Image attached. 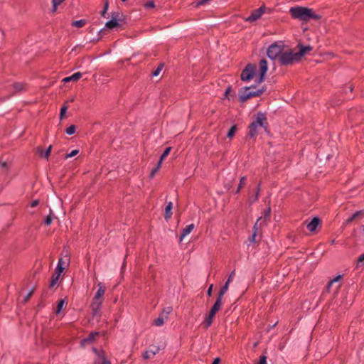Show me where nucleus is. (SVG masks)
Here are the masks:
<instances>
[{
	"instance_id": "obj_1",
	"label": "nucleus",
	"mask_w": 364,
	"mask_h": 364,
	"mask_svg": "<svg viewBox=\"0 0 364 364\" xmlns=\"http://www.w3.org/2000/svg\"><path fill=\"white\" fill-rule=\"evenodd\" d=\"M289 14L294 19H298L303 21H309L311 19L318 21L321 16L315 14L313 9L304 6H294L289 9Z\"/></svg>"
},
{
	"instance_id": "obj_2",
	"label": "nucleus",
	"mask_w": 364,
	"mask_h": 364,
	"mask_svg": "<svg viewBox=\"0 0 364 364\" xmlns=\"http://www.w3.org/2000/svg\"><path fill=\"white\" fill-rule=\"evenodd\" d=\"M65 259L63 257H60L58 259V264L50 278V282L48 287L50 289L54 288V287L58 283L62 274L65 272L66 267H68L70 264V257L68 255H65Z\"/></svg>"
},
{
	"instance_id": "obj_3",
	"label": "nucleus",
	"mask_w": 364,
	"mask_h": 364,
	"mask_svg": "<svg viewBox=\"0 0 364 364\" xmlns=\"http://www.w3.org/2000/svg\"><path fill=\"white\" fill-rule=\"evenodd\" d=\"M111 18L105 23V28L108 30H113L117 28H123L127 25V16L124 15L119 12H112Z\"/></svg>"
},
{
	"instance_id": "obj_4",
	"label": "nucleus",
	"mask_w": 364,
	"mask_h": 364,
	"mask_svg": "<svg viewBox=\"0 0 364 364\" xmlns=\"http://www.w3.org/2000/svg\"><path fill=\"white\" fill-rule=\"evenodd\" d=\"M256 87L257 85H252L241 88L238 94V101L241 103H244L252 97H260L266 90L265 87L263 86L256 91H248L250 89L255 88Z\"/></svg>"
},
{
	"instance_id": "obj_5",
	"label": "nucleus",
	"mask_w": 364,
	"mask_h": 364,
	"mask_svg": "<svg viewBox=\"0 0 364 364\" xmlns=\"http://www.w3.org/2000/svg\"><path fill=\"white\" fill-rule=\"evenodd\" d=\"M252 121L258 127L262 128L267 135L269 136H272V133L269 129V124L267 120V114L265 112H257L253 115Z\"/></svg>"
},
{
	"instance_id": "obj_6",
	"label": "nucleus",
	"mask_w": 364,
	"mask_h": 364,
	"mask_svg": "<svg viewBox=\"0 0 364 364\" xmlns=\"http://www.w3.org/2000/svg\"><path fill=\"white\" fill-rule=\"evenodd\" d=\"M284 48V41H276L272 43L267 50V55L270 60H276L281 58Z\"/></svg>"
},
{
	"instance_id": "obj_7",
	"label": "nucleus",
	"mask_w": 364,
	"mask_h": 364,
	"mask_svg": "<svg viewBox=\"0 0 364 364\" xmlns=\"http://www.w3.org/2000/svg\"><path fill=\"white\" fill-rule=\"evenodd\" d=\"M299 62L300 60H299L296 53L294 52L291 49L283 51L281 58H279V63L280 65L282 66H287Z\"/></svg>"
},
{
	"instance_id": "obj_8",
	"label": "nucleus",
	"mask_w": 364,
	"mask_h": 364,
	"mask_svg": "<svg viewBox=\"0 0 364 364\" xmlns=\"http://www.w3.org/2000/svg\"><path fill=\"white\" fill-rule=\"evenodd\" d=\"M221 306L222 302L215 300V303L210 308L208 314L205 315V319L203 323L204 328L207 329L212 325L216 314L221 309Z\"/></svg>"
},
{
	"instance_id": "obj_9",
	"label": "nucleus",
	"mask_w": 364,
	"mask_h": 364,
	"mask_svg": "<svg viewBox=\"0 0 364 364\" xmlns=\"http://www.w3.org/2000/svg\"><path fill=\"white\" fill-rule=\"evenodd\" d=\"M257 75V66L253 63H247L240 74V80L243 82H250Z\"/></svg>"
},
{
	"instance_id": "obj_10",
	"label": "nucleus",
	"mask_w": 364,
	"mask_h": 364,
	"mask_svg": "<svg viewBox=\"0 0 364 364\" xmlns=\"http://www.w3.org/2000/svg\"><path fill=\"white\" fill-rule=\"evenodd\" d=\"M267 8L266 7L265 4H263L262 6H261L259 8L255 9L252 11L250 16H249L247 18H245V21L247 22H255L257 20L259 19L263 14L265 13Z\"/></svg>"
},
{
	"instance_id": "obj_11",
	"label": "nucleus",
	"mask_w": 364,
	"mask_h": 364,
	"mask_svg": "<svg viewBox=\"0 0 364 364\" xmlns=\"http://www.w3.org/2000/svg\"><path fill=\"white\" fill-rule=\"evenodd\" d=\"M304 225H306V228L311 232H316L317 231V228L321 226V220L318 216H314L309 222H308L307 220H305L304 222Z\"/></svg>"
},
{
	"instance_id": "obj_12",
	"label": "nucleus",
	"mask_w": 364,
	"mask_h": 364,
	"mask_svg": "<svg viewBox=\"0 0 364 364\" xmlns=\"http://www.w3.org/2000/svg\"><path fill=\"white\" fill-rule=\"evenodd\" d=\"M262 217H259L256 223L254 224L253 225V228H252V235L250 236L249 237V241L251 242V243H259V241L261 240L262 239V236H259L258 237V233H259V228L260 227L259 225V222L260 220H262Z\"/></svg>"
},
{
	"instance_id": "obj_13",
	"label": "nucleus",
	"mask_w": 364,
	"mask_h": 364,
	"mask_svg": "<svg viewBox=\"0 0 364 364\" xmlns=\"http://www.w3.org/2000/svg\"><path fill=\"white\" fill-rule=\"evenodd\" d=\"M298 51L296 52L300 62L302 58L313 50V47L310 45L304 46L301 43L297 44Z\"/></svg>"
},
{
	"instance_id": "obj_14",
	"label": "nucleus",
	"mask_w": 364,
	"mask_h": 364,
	"mask_svg": "<svg viewBox=\"0 0 364 364\" xmlns=\"http://www.w3.org/2000/svg\"><path fill=\"white\" fill-rule=\"evenodd\" d=\"M363 218H364V210H360L355 212L353 213L344 223V225H347L348 224H350L353 221H355L356 220H361Z\"/></svg>"
},
{
	"instance_id": "obj_15",
	"label": "nucleus",
	"mask_w": 364,
	"mask_h": 364,
	"mask_svg": "<svg viewBox=\"0 0 364 364\" xmlns=\"http://www.w3.org/2000/svg\"><path fill=\"white\" fill-rule=\"evenodd\" d=\"M258 127L256 125L255 123L252 121L249 125H248V132L247 134V137L249 139H255L258 135Z\"/></svg>"
},
{
	"instance_id": "obj_16",
	"label": "nucleus",
	"mask_w": 364,
	"mask_h": 364,
	"mask_svg": "<svg viewBox=\"0 0 364 364\" xmlns=\"http://www.w3.org/2000/svg\"><path fill=\"white\" fill-rule=\"evenodd\" d=\"M102 305V299L100 301V302H91L90 308L92 309V316L94 318L95 316H101L100 309Z\"/></svg>"
},
{
	"instance_id": "obj_17",
	"label": "nucleus",
	"mask_w": 364,
	"mask_h": 364,
	"mask_svg": "<svg viewBox=\"0 0 364 364\" xmlns=\"http://www.w3.org/2000/svg\"><path fill=\"white\" fill-rule=\"evenodd\" d=\"M98 287H99V289L97 291V292L95 293V295L92 299V302H100V301H101V299L103 300V296L105 292V287L101 282H100L98 284Z\"/></svg>"
},
{
	"instance_id": "obj_18",
	"label": "nucleus",
	"mask_w": 364,
	"mask_h": 364,
	"mask_svg": "<svg viewBox=\"0 0 364 364\" xmlns=\"http://www.w3.org/2000/svg\"><path fill=\"white\" fill-rule=\"evenodd\" d=\"M100 332L99 331H92L87 336V337L81 340L80 343L82 346H85L86 344L92 343L95 341L96 336H99Z\"/></svg>"
},
{
	"instance_id": "obj_19",
	"label": "nucleus",
	"mask_w": 364,
	"mask_h": 364,
	"mask_svg": "<svg viewBox=\"0 0 364 364\" xmlns=\"http://www.w3.org/2000/svg\"><path fill=\"white\" fill-rule=\"evenodd\" d=\"M52 145H50L46 150H43L41 146L37 147V152L41 158L48 159L52 151Z\"/></svg>"
},
{
	"instance_id": "obj_20",
	"label": "nucleus",
	"mask_w": 364,
	"mask_h": 364,
	"mask_svg": "<svg viewBox=\"0 0 364 364\" xmlns=\"http://www.w3.org/2000/svg\"><path fill=\"white\" fill-rule=\"evenodd\" d=\"M261 183H262L261 181H259L258 183V184L257 185V187L255 188V195L249 197L247 202L250 205H252L254 203H255L258 200L259 192L261 191Z\"/></svg>"
},
{
	"instance_id": "obj_21",
	"label": "nucleus",
	"mask_w": 364,
	"mask_h": 364,
	"mask_svg": "<svg viewBox=\"0 0 364 364\" xmlns=\"http://www.w3.org/2000/svg\"><path fill=\"white\" fill-rule=\"evenodd\" d=\"M67 301L66 298L60 299L57 301L56 309L55 313L56 315H59L62 311L66 307Z\"/></svg>"
},
{
	"instance_id": "obj_22",
	"label": "nucleus",
	"mask_w": 364,
	"mask_h": 364,
	"mask_svg": "<svg viewBox=\"0 0 364 364\" xmlns=\"http://www.w3.org/2000/svg\"><path fill=\"white\" fill-rule=\"evenodd\" d=\"M229 284H230V280L226 281L225 284L219 290L218 295H217L216 301H219L220 302H222L223 297L224 294L226 293V291H228Z\"/></svg>"
},
{
	"instance_id": "obj_23",
	"label": "nucleus",
	"mask_w": 364,
	"mask_h": 364,
	"mask_svg": "<svg viewBox=\"0 0 364 364\" xmlns=\"http://www.w3.org/2000/svg\"><path fill=\"white\" fill-rule=\"evenodd\" d=\"M271 211L270 204L269 203L268 207L262 213L263 216H262V220L259 222L260 227H262L263 224H265L266 221L270 218Z\"/></svg>"
},
{
	"instance_id": "obj_24",
	"label": "nucleus",
	"mask_w": 364,
	"mask_h": 364,
	"mask_svg": "<svg viewBox=\"0 0 364 364\" xmlns=\"http://www.w3.org/2000/svg\"><path fill=\"white\" fill-rule=\"evenodd\" d=\"M194 224H190V225H186L181 231V235H180V237H179V240L180 241H182L183 239L186 236L188 235V234H190L192 230L194 229Z\"/></svg>"
},
{
	"instance_id": "obj_25",
	"label": "nucleus",
	"mask_w": 364,
	"mask_h": 364,
	"mask_svg": "<svg viewBox=\"0 0 364 364\" xmlns=\"http://www.w3.org/2000/svg\"><path fill=\"white\" fill-rule=\"evenodd\" d=\"M82 73L77 72V73H75L74 74H73L70 76L65 77L63 80V82H71V81L77 82V81H78L82 77Z\"/></svg>"
},
{
	"instance_id": "obj_26",
	"label": "nucleus",
	"mask_w": 364,
	"mask_h": 364,
	"mask_svg": "<svg viewBox=\"0 0 364 364\" xmlns=\"http://www.w3.org/2000/svg\"><path fill=\"white\" fill-rule=\"evenodd\" d=\"M105 28H101L100 30L95 31V28L93 27H90V30H89V33L97 32L98 36L97 38H89V41L90 43H93L98 42L102 38V33L105 31Z\"/></svg>"
},
{
	"instance_id": "obj_27",
	"label": "nucleus",
	"mask_w": 364,
	"mask_h": 364,
	"mask_svg": "<svg viewBox=\"0 0 364 364\" xmlns=\"http://www.w3.org/2000/svg\"><path fill=\"white\" fill-rule=\"evenodd\" d=\"M172 209H173V203L168 202L166 207H165V211H164V219L168 221L172 215Z\"/></svg>"
},
{
	"instance_id": "obj_28",
	"label": "nucleus",
	"mask_w": 364,
	"mask_h": 364,
	"mask_svg": "<svg viewBox=\"0 0 364 364\" xmlns=\"http://www.w3.org/2000/svg\"><path fill=\"white\" fill-rule=\"evenodd\" d=\"M26 85V84L23 83V82H15L11 85V87L14 89V92L16 93H18V92L25 90Z\"/></svg>"
},
{
	"instance_id": "obj_29",
	"label": "nucleus",
	"mask_w": 364,
	"mask_h": 364,
	"mask_svg": "<svg viewBox=\"0 0 364 364\" xmlns=\"http://www.w3.org/2000/svg\"><path fill=\"white\" fill-rule=\"evenodd\" d=\"M268 71V63L265 58H262L259 62V72L266 73Z\"/></svg>"
},
{
	"instance_id": "obj_30",
	"label": "nucleus",
	"mask_w": 364,
	"mask_h": 364,
	"mask_svg": "<svg viewBox=\"0 0 364 364\" xmlns=\"http://www.w3.org/2000/svg\"><path fill=\"white\" fill-rule=\"evenodd\" d=\"M68 101H65L60 108V114H59V118L60 120H62L66 117V113H67V111L68 109Z\"/></svg>"
},
{
	"instance_id": "obj_31",
	"label": "nucleus",
	"mask_w": 364,
	"mask_h": 364,
	"mask_svg": "<svg viewBox=\"0 0 364 364\" xmlns=\"http://www.w3.org/2000/svg\"><path fill=\"white\" fill-rule=\"evenodd\" d=\"M237 131V125L236 124L232 125L228 129L226 136L228 139H232Z\"/></svg>"
},
{
	"instance_id": "obj_32",
	"label": "nucleus",
	"mask_w": 364,
	"mask_h": 364,
	"mask_svg": "<svg viewBox=\"0 0 364 364\" xmlns=\"http://www.w3.org/2000/svg\"><path fill=\"white\" fill-rule=\"evenodd\" d=\"M167 32H159L156 33L151 37V40L156 41H161L165 38V37L167 36Z\"/></svg>"
},
{
	"instance_id": "obj_33",
	"label": "nucleus",
	"mask_w": 364,
	"mask_h": 364,
	"mask_svg": "<svg viewBox=\"0 0 364 364\" xmlns=\"http://www.w3.org/2000/svg\"><path fill=\"white\" fill-rule=\"evenodd\" d=\"M162 163L163 162H160V161H158V162L155 165V167L149 173L150 178H154L155 174L159 171L160 168L161 167Z\"/></svg>"
},
{
	"instance_id": "obj_34",
	"label": "nucleus",
	"mask_w": 364,
	"mask_h": 364,
	"mask_svg": "<svg viewBox=\"0 0 364 364\" xmlns=\"http://www.w3.org/2000/svg\"><path fill=\"white\" fill-rule=\"evenodd\" d=\"M86 23L87 21L85 19H80L73 21L71 23V26L75 28H82L86 24Z\"/></svg>"
},
{
	"instance_id": "obj_35",
	"label": "nucleus",
	"mask_w": 364,
	"mask_h": 364,
	"mask_svg": "<svg viewBox=\"0 0 364 364\" xmlns=\"http://www.w3.org/2000/svg\"><path fill=\"white\" fill-rule=\"evenodd\" d=\"M165 64L164 63H160L157 68L151 72V76L152 77H157L161 72L162 69L164 68Z\"/></svg>"
},
{
	"instance_id": "obj_36",
	"label": "nucleus",
	"mask_w": 364,
	"mask_h": 364,
	"mask_svg": "<svg viewBox=\"0 0 364 364\" xmlns=\"http://www.w3.org/2000/svg\"><path fill=\"white\" fill-rule=\"evenodd\" d=\"M54 215L53 214V212L51 210H50V213L43 220V223L49 226L51 225L53 220Z\"/></svg>"
},
{
	"instance_id": "obj_37",
	"label": "nucleus",
	"mask_w": 364,
	"mask_h": 364,
	"mask_svg": "<svg viewBox=\"0 0 364 364\" xmlns=\"http://www.w3.org/2000/svg\"><path fill=\"white\" fill-rule=\"evenodd\" d=\"M171 149H172V148L171 146L166 147L165 149L164 150L163 153L160 156L159 161H160V162H163L164 161V159L168 156Z\"/></svg>"
},
{
	"instance_id": "obj_38",
	"label": "nucleus",
	"mask_w": 364,
	"mask_h": 364,
	"mask_svg": "<svg viewBox=\"0 0 364 364\" xmlns=\"http://www.w3.org/2000/svg\"><path fill=\"white\" fill-rule=\"evenodd\" d=\"M266 75H267L266 73L258 72L257 77L255 80V82H256L255 85H259V84H261L262 82H263L265 80Z\"/></svg>"
},
{
	"instance_id": "obj_39",
	"label": "nucleus",
	"mask_w": 364,
	"mask_h": 364,
	"mask_svg": "<svg viewBox=\"0 0 364 364\" xmlns=\"http://www.w3.org/2000/svg\"><path fill=\"white\" fill-rule=\"evenodd\" d=\"M76 129H77V126L75 124H71L70 126H69L68 127H67L65 129V132L68 135H73L76 132Z\"/></svg>"
},
{
	"instance_id": "obj_40",
	"label": "nucleus",
	"mask_w": 364,
	"mask_h": 364,
	"mask_svg": "<svg viewBox=\"0 0 364 364\" xmlns=\"http://www.w3.org/2000/svg\"><path fill=\"white\" fill-rule=\"evenodd\" d=\"M364 266V253L360 255L356 260V269Z\"/></svg>"
},
{
	"instance_id": "obj_41",
	"label": "nucleus",
	"mask_w": 364,
	"mask_h": 364,
	"mask_svg": "<svg viewBox=\"0 0 364 364\" xmlns=\"http://www.w3.org/2000/svg\"><path fill=\"white\" fill-rule=\"evenodd\" d=\"M148 350H149L152 355H154L159 353V351L160 350V347L152 344L149 346Z\"/></svg>"
},
{
	"instance_id": "obj_42",
	"label": "nucleus",
	"mask_w": 364,
	"mask_h": 364,
	"mask_svg": "<svg viewBox=\"0 0 364 364\" xmlns=\"http://www.w3.org/2000/svg\"><path fill=\"white\" fill-rule=\"evenodd\" d=\"M172 311H173V308L171 306H168V307L164 308L160 315H161L163 316H164L165 318L167 319L168 315L170 314V313Z\"/></svg>"
},
{
	"instance_id": "obj_43",
	"label": "nucleus",
	"mask_w": 364,
	"mask_h": 364,
	"mask_svg": "<svg viewBox=\"0 0 364 364\" xmlns=\"http://www.w3.org/2000/svg\"><path fill=\"white\" fill-rule=\"evenodd\" d=\"M63 0H52V9L51 12L54 13L56 11L58 6L61 4Z\"/></svg>"
},
{
	"instance_id": "obj_44",
	"label": "nucleus",
	"mask_w": 364,
	"mask_h": 364,
	"mask_svg": "<svg viewBox=\"0 0 364 364\" xmlns=\"http://www.w3.org/2000/svg\"><path fill=\"white\" fill-rule=\"evenodd\" d=\"M153 323L157 326H161L164 325V318L163 316L160 315L157 318H156L154 321Z\"/></svg>"
},
{
	"instance_id": "obj_45",
	"label": "nucleus",
	"mask_w": 364,
	"mask_h": 364,
	"mask_svg": "<svg viewBox=\"0 0 364 364\" xmlns=\"http://www.w3.org/2000/svg\"><path fill=\"white\" fill-rule=\"evenodd\" d=\"M265 353H266V350H264V354H262V355L259 356V360L257 364H267V357L265 355Z\"/></svg>"
},
{
	"instance_id": "obj_46",
	"label": "nucleus",
	"mask_w": 364,
	"mask_h": 364,
	"mask_svg": "<svg viewBox=\"0 0 364 364\" xmlns=\"http://www.w3.org/2000/svg\"><path fill=\"white\" fill-rule=\"evenodd\" d=\"M210 0H200L197 2H193L191 4L195 7V8H198L200 6H202V5H205V4H207L208 1H210Z\"/></svg>"
},
{
	"instance_id": "obj_47",
	"label": "nucleus",
	"mask_w": 364,
	"mask_h": 364,
	"mask_svg": "<svg viewBox=\"0 0 364 364\" xmlns=\"http://www.w3.org/2000/svg\"><path fill=\"white\" fill-rule=\"evenodd\" d=\"M145 9H154L155 8V3L154 0H149L144 4Z\"/></svg>"
},
{
	"instance_id": "obj_48",
	"label": "nucleus",
	"mask_w": 364,
	"mask_h": 364,
	"mask_svg": "<svg viewBox=\"0 0 364 364\" xmlns=\"http://www.w3.org/2000/svg\"><path fill=\"white\" fill-rule=\"evenodd\" d=\"M33 290H29L28 294L23 298L22 303L23 304L27 303L28 301V300L31 299V297L33 296Z\"/></svg>"
},
{
	"instance_id": "obj_49",
	"label": "nucleus",
	"mask_w": 364,
	"mask_h": 364,
	"mask_svg": "<svg viewBox=\"0 0 364 364\" xmlns=\"http://www.w3.org/2000/svg\"><path fill=\"white\" fill-rule=\"evenodd\" d=\"M343 277V274H338L334 278L331 279L329 282H331L332 284L336 282H339Z\"/></svg>"
},
{
	"instance_id": "obj_50",
	"label": "nucleus",
	"mask_w": 364,
	"mask_h": 364,
	"mask_svg": "<svg viewBox=\"0 0 364 364\" xmlns=\"http://www.w3.org/2000/svg\"><path fill=\"white\" fill-rule=\"evenodd\" d=\"M343 277V274H338L334 278L331 279L329 282H331L332 284L336 282H339Z\"/></svg>"
},
{
	"instance_id": "obj_51",
	"label": "nucleus",
	"mask_w": 364,
	"mask_h": 364,
	"mask_svg": "<svg viewBox=\"0 0 364 364\" xmlns=\"http://www.w3.org/2000/svg\"><path fill=\"white\" fill-rule=\"evenodd\" d=\"M343 277V274H338L334 278L331 279L329 282H331L332 284L336 282H339Z\"/></svg>"
},
{
	"instance_id": "obj_52",
	"label": "nucleus",
	"mask_w": 364,
	"mask_h": 364,
	"mask_svg": "<svg viewBox=\"0 0 364 364\" xmlns=\"http://www.w3.org/2000/svg\"><path fill=\"white\" fill-rule=\"evenodd\" d=\"M343 277V274H338L334 278L331 279L329 282H331L332 284L336 282H339Z\"/></svg>"
},
{
	"instance_id": "obj_53",
	"label": "nucleus",
	"mask_w": 364,
	"mask_h": 364,
	"mask_svg": "<svg viewBox=\"0 0 364 364\" xmlns=\"http://www.w3.org/2000/svg\"><path fill=\"white\" fill-rule=\"evenodd\" d=\"M78 153H79L78 149H74V150L71 151V152H70L69 154H65V159H68V158L75 156Z\"/></svg>"
},
{
	"instance_id": "obj_54",
	"label": "nucleus",
	"mask_w": 364,
	"mask_h": 364,
	"mask_svg": "<svg viewBox=\"0 0 364 364\" xmlns=\"http://www.w3.org/2000/svg\"><path fill=\"white\" fill-rule=\"evenodd\" d=\"M232 91V85H228V87L226 88L225 92H224V98L223 99H225V98H228L230 93Z\"/></svg>"
},
{
	"instance_id": "obj_55",
	"label": "nucleus",
	"mask_w": 364,
	"mask_h": 364,
	"mask_svg": "<svg viewBox=\"0 0 364 364\" xmlns=\"http://www.w3.org/2000/svg\"><path fill=\"white\" fill-rule=\"evenodd\" d=\"M45 302L43 301V299H41L38 303V304L36 305V311L37 312L38 311H40L42 308H43L45 306Z\"/></svg>"
},
{
	"instance_id": "obj_56",
	"label": "nucleus",
	"mask_w": 364,
	"mask_h": 364,
	"mask_svg": "<svg viewBox=\"0 0 364 364\" xmlns=\"http://www.w3.org/2000/svg\"><path fill=\"white\" fill-rule=\"evenodd\" d=\"M151 353L149 352V350H146V351H145V352H144V353H143V355H142V357H143V358H144V360H148V359L151 358Z\"/></svg>"
},
{
	"instance_id": "obj_57",
	"label": "nucleus",
	"mask_w": 364,
	"mask_h": 364,
	"mask_svg": "<svg viewBox=\"0 0 364 364\" xmlns=\"http://www.w3.org/2000/svg\"><path fill=\"white\" fill-rule=\"evenodd\" d=\"M39 203H40V200L38 199H36V200H32L30 203V206L32 207V208H35L37 205H38Z\"/></svg>"
},
{
	"instance_id": "obj_58",
	"label": "nucleus",
	"mask_w": 364,
	"mask_h": 364,
	"mask_svg": "<svg viewBox=\"0 0 364 364\" xmlns=\"http://www.w3.org/2000/svg\"><path fill=\"white\" fill-rule=\"evenodd\" d=\"M213 289V284H212L209 286V287L208 288L207 291H206V294L209 297L212 296Z\"/></svg>"
},
{
	"instance_id": "obj_59",
	"label": "nucleus",
	"mask_w": 364,
	"mask_h": 364,
	"mask_svg": "<svg viewBox=\"0 0 364 364\" xmlns=\"http://www.w3.org/2000/svg\"><path fill=\"white\" fill-rule=\"evenodd\" d=\"M246 178H246V176H242V177L240 178L239 185H240V186H243V187H244V186H245V181H246Z\"/></svg>"
},
{
	"instance_id": "obj_60",
	"label": "nucleus",
	"mask_w": 364,
	"mask_h": 364,
	"mask_svg": "<svg viewBox=\"0 0 364 364\" xmlns=\"http://www.w3.org/2000/svg\"><path fill=\"white\" fill-rule=\"evenodd\" d=\"M104 1H105V2H104V6H103L102 9L107 11L108 9H109V0H104Z\"/></svg>"
},
{
	"instance_id": "obj_61",
	"label": "nucleus",
	"mask_w": 364,
	"mask_h": 364,
	"mask_svg": "<svg viewBox=\"0 0 364 364\" xmlns=\"http://www.w3.org/2000/svg\"><path fill=\"white\" fill-rule=\"evenodd\" d=\"M221 363V358L220 357H217L214 358L211 364H220Z\"/></svg>"
},
{
	"instance_id": "obj_62",
	"label": "nucleus",
	"mask_w": 364,
	"mask_h": 364,
	"mask_svg": "<svg viewBox=\"0 0 364 364\" xmlns=\"http://www.w3.org/2000/svg\"><path fill=\"white\" fill-rule=\"evenodd\" d=\"M332 285L333 284L331 282H328V284L326 287V289H325L326 292H328V293L330 292V289L332 287Z\"/></svg>"
},
{
	"instance_id": "obj_63",
	"label": "nucleus",
	"mask_w": 364,
	"mask_h": 364,
	"mask_svg": "<svg viewBox=\"0 0 364 364\" xmlns=\"http://www.w3.org/2000/svg\"><path fill=\"white\" fill-rule=\"evenodd\" d=\"M47 294H48V290L47 289H44L43 291V292H42L41 299H43L45 297H46Z\"/></svg>"
},
{
	"instance_id": "obj_64",
	"label": "nucleus",
	"mask_w": 364,
	"mask_h": 364,
	"mask_svg": "<svg viewBox=\"0 0 364 364\" xmlns=\"http://www.w3.org/2000/svg\"><path fill=\"white\" fill-rule=\"evenodd\" d=\"M351 237H357V230L354 228L351 232Z\"/></svg>"
}]
</instances>
